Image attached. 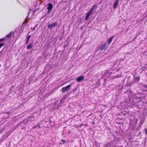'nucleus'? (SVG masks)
Wrapping results in <instances>:
<instances>
[{"label": "nucleus", "mask_w": 147, "mask_h": 147, "mask_svg": "<svg viewBox=\"0 0 147 147\" xmlns=\"http://www.w3.org/2000/svg\"><path fill=\"white\" fill-rule=\"evenodd\" d=\"M12 33V32H11L9 34H7L6 36V37L10 38L11 36Z\"/></svg>", "instance_id": "12"}, {"label": "nucleus", "mask_w": 147, "mask_h": 147, "mask_svg": "<svg viewBox=\"0 0 147 147\" xmlns=\"http://www.w3.org/2000/svg\"><path fill=\"white\" fill-rule=\"evenodd\" d=\"M38 127H39V128H40V125H38Z\"/></svg>", "instance_id": "26"}, {"label": "nucleus", "mask_w": 147, "mask_h": 147, "mask_svg": "<svg viewBox=\"0 0 147 147\" xmlns=\"http://www.w3.org/2000/svg\"><path fill=\"white\" fill-rule=\"evenodd\" d=\"M76 90H77V89L76 88H75L74 90V91H75Z\"/></svg>", "instance_id": "25"}, {"label": "nucleus", "mask_w": 147, "mask_h": 147, "mask_svg": "<svg viewBox=\"0 0 147 147\" xmlns=\"http://www.w3.org/2000/svg\"><path fill=\"white\" fill-rule=\"evenodd\" d=\"M140 79L139 78L137 77L135 79V80L136 82H138L139 81Z\"/></svg>", "instance_id": "15"}, {"label": "nucleus", "mask_w": 147, "mask_h": 147, "mask_svg": "<svg viewBox=\"0 0 147 147\" xmlns=\"http://www.w3.org/2000/svg\"><path fill=\"white\" fill-rule=\"evenodd\" d=\"M22 128H24V127H22Z\"/></svg>", "instance_id": "29"}, {"label": "nucleus", "mask_w": 147, "mask_h": 147, "mask_svg": "<svg viewBox=\"0 0 147 147\" xmlns=\"http://www.w3.org/2000/svg\"><path fill=\"white\" fill-rule=\"evenodd\" d=\"M71 85H69L67 86L63 87L61 89V92L62 93H63L65 92L68 91L70 88Z\"/></svg>", "instance_id": "1"}, {"label": "nucleus", "mask_w": 147, "mask_h": 147, "mask_svg": "<svg viewBox=\"0 0 147 147\" xmlns=\"http://www.w3.org/2000/svg\"><path fill=\"white\" fill-rule=\"evenodd\" d=\"M84 79V77L83 76H81L78 77L76 80V81L78 82H80L82 80Z\"/></svg>", "instance_id": "4"}, {"label": "nucleus", "mask_w": 147, "mask_h": 147, "mask_svg": "<svg viewBox=\"0 0 147 147\" xmlns=\"http://www.w3.org/2000/svg\"><path fill=\"white\" fill-rule=\"evenodd\" d=\"M61 140L63 142L65 143V141L64 140Z\"/></svg>", "instance_id": "21"}, {"label": "nucleus", "mask_w": 147, "mask_h": 147, "mask_svg": "<svg viewBox=\"0 0 147 147\" xmlns=\"http://www.w3.org/2000/svg\"><path fill=\"white\" fill-rule=\"evenodd\" d=\"M37 127V126H35V127H33L32 128L33 129H34V128H35Z\"/></svg>", "instance_id": "23"}, {"label": "nucleus", "mask_w": 147, "mask_h": 147, "mask_svg": "<svg viewBox=\"0 0 147 147\" xmlns=\"http://www.w3.org/2000/svg\"><path fill=\"white\" fill-rule=\"evenodd\" d=\"M145 131H146V132L145 133V134H147V129H145Z\"/></svg>", "instance_id": "20"}, {"label": "nucleus", "mask_w": 147, "mask_h": 147, "mask_svg": "<svg viewBox=\"0 0 147 147\" xmlns=\"http://www.w3.org/2000/svg\"><path fill=\"white\" fill-rule=\"evenodd\" d=\"M27 18H26L25 20V21L23 23V24H24V23H25V22L26 21H27Z\"/></svg>", "instance_id": "19"}, {"label": "nucleus", "mask_w": 147, "mask_h": 147, "mask_svg": "<svg viewBox=\"0 0 147 147\" xmlns=\"http://www.w3.org/2000/svg\"><path fill=\"white\" fill-rule=\"evenodd\" d=\"M48 7H47V9L48 10H51L53 7V5L51 3H50L48 5Z\"/></svg>", "instance_id": "5"}, {"label": "nucleus", "mask_w": 147, "mask_h": 147, "mask_svg": "<svg viewBox=\"0 0 147 147\" xmlns=\"http://www.w3.org/2000/svg\"><path fill=\"white\" fill-rule=\"evenodd\" d=\"M118 0H116V2L114 3L113 5V8L114 9H115L117 8V6L118 3Z\"/></svg>", "instance_id": "8"}, {"label": "nucleus", "mask_w": 147, "mask_h": 147, "mask_svg": "<svg viewBox=\"0 0 147 147\" xmlns=\"http://www.w3.org/2000/svg\"><path fill=\"white\" fill-rule=\"evenodd\" d=\"M2 41V40H1V39H0V42H1Z\"/></svg>", "instance_id": "27"}, {"label": "nucleus", "mask_w": 147, "mask_h": 147, "mask_svg": "<svg viewBox=\"0 0 147 147\" xmlns=\"http://www.w3.org/2000/svg\"><path fill=\"white\" fill-rule=\"evenodd\" d=\"M107 48V44L105 43H104L100 45L99 49L100 50L102 51L104 49H106Z\"/></svg>", "instance_id": "3"}, {"label": "nucleus", "mask_w": 147, "mask_h": 147, "mask_svg": "<svg viewBox=\"0 0 147 147\" xmlns=\"http://www.w3.org/2000/svg\"><path fill=\"white\" fill-rule=\"evenodd\" d=\"M120 77V76L119 75H117L115 76V78H118L119 77Z\"/></svg>", "instance_id": "17"}, {"label": "nucleus", "mask_w": 147, "mask_h": 147, "mask_svg": "<svg viewBox=\"0 0 147 147\" xmlns=\"http://www.w3.org/2000/svg\"><path fill=\"white\" fill-rule=\"evenodd\" d=\"M91 15L88 12L86 13V16L85 17V19L86 20H88L89 19V18L90 15Z\"/></svg>", "instance_id": "11"}, {"label": "nucleus", "mask_w": 147, "mask_h": 147, "mask_svg": "<svg viewBox=\"0 0 147 147\" xmlns=\"http://www.w3.org/2000/svg\"><path fill=\"white\" fill-rule=\"evenodd\" d=\"M58 24V23L57 22H54L53 24H49L48 25V28H49L52 29L54 27L57 26Z\"/></svg>", "instance_id": "2"}, {"label": "nucleus", "mask_w": 147, "mask_h": 147, "mask_svg": "<svg viewBox=\"0 0 147 147\" xmlns=\"http://www.w3.org/2000/svg\"><path fill=\"white\" fill-rule=\"evenodd\" d=\"M1 40H5V38H2V39H1Z\"/></svg>", "instance_id": "22"}, {"label": "nucleus", "mask_w": 147, "mask_h": 147, "mask_svg": "<svg viewBox=\"0 0 147 147\" xmlns=\"http://www.w3.org/2000/svg\"><path fill=\"white\" fill-rule=\"evenodd\" d=\"M5 45V43H4L0 44V48H1L2 46H4Z\"/></svg>", "instance_id": "14"}, {"label": "nucleus", "mask_w": 147, "mask_h": 147, "mask_svg": "<svg viewBox=\"0 0 147 147\" xmlns=\"http://www.w3.org/2000/svg\"><path fill=\"white\" fill-rule=\"evenodd\" d=\"M92 12L93 11H92L90 10L88 12V13H90V14H91L92 13Z\"/></svg>", "instance_id": "16"}, {"label": "nucleus", "mask_w": 147, "mask_h": 147, "mask_svg": "<svg viewBox=\"0 0 147 147\" xmlns=\"http://www.w3.org/2000/svg\"><path fill=\"white\" fill-rule=\"evenodd\" d=\"M2 50L0 52V54L2 52Z\"/></svg>", "instance_id": "28"}, {"label": "nucleus", "mask_w": 147, "mask_h": 147, "mask_svg": "<svg viewBox=\"0 0 147 147\" xmlns=\"http://www.w3.org/2000/svg\"><path fill=\"white\" fill-rule=\"evenodd\" d=\"M28 122V121L27 120H24L23 121L20 123L19 124V125H25L26 123H27Z\"/></svg>", "instance_id": "7"}, {"label": "nucleus", "mask_w": 147, "mask_h": 147, "mask_svg": "<svg viewBox=\"0 0 147 147\" xmlns=\"http://www.w3.org/2000/svg\"><path fill=\"white\" fill-rule=\"evenodd\" d=\"M31 37V36H30V35H28L26 37V44H27L28 43L29 40V39H30V38Z\"/></svg>", "instance_id": "10"}, {"label": "nucleus", "mask_w": 147, "mask_h": 147, "mask_svg": "<svg viewBox=\"0 0 147 147\" xmlns=\"http://www.w3.org/2000/svg\"><path fill=\"white\" fill-rule=\"evenodd\" d=\"M94 9H93L92 8H91V9H90V10H91V11H93V10Z\"/></svg>", "instance_id": "24"}, {"label": "nucleus", "mask_w": 147, "mask_h": 147, "mask_svg": "<svg viewBox=\"0 0 147 147\" xmlns=\"http://www.w3.org/2000/svg\"><path fill=\"white\" fill-rule=\"evenodd\" d=\"M114 37V36H113L111 37L110 38H109L108 40V44H110L111 42L112 41L113 39V38Z\"/></svg>", "instance_id": "9"}, {"label": "nucleus", "mask_w": 147, "mask_h": 147, "mask_svg": "<svg viewBox=\"0 0 147 147\" xmlns=\"http://www.w3.org/2000/svg\"><path fill=\"white\" fill-rule=\"evenodd\" d=\"M97 5L96 4V5H93L92 7V8L93 9H96L97 8Z\"/></svg>", "instance_id": "13"}, {"label": "nucleus", "mask_w": 147, "mask_h": 147, "mask_svg": "<svg viewBox=\"0 0 147 147\" xmlns=\"http://www.w3.org/2000/svg\"><path fill=\"white\" fill-rule=\"evenodd\" d=\"M48 11H47V14H49L50 11H51V10H48Z\"/></svg>", "instance_id": "18"}, {"label": "nucleus", "mask_w": 147, "mask_h": 147, "mask_svg": "<svg viewBox=\"0 0 147 147\" xmlns=\"http://www.w3.org/2000/svg\"><path fill=\"white\" fill-rule=\"evenodd\" d=\"M33 46V43H30L29 44L27 45V49H31Z\"/></svg>", "instance_id": "6"}]
</instances>
